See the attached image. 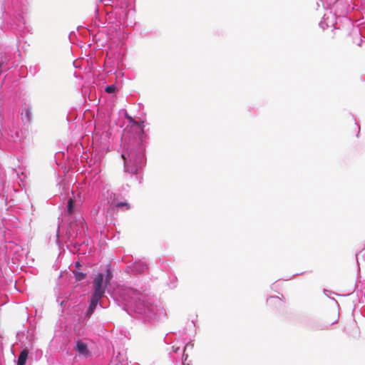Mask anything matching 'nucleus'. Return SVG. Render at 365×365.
Masks as SVG:
<instances>
[{
  "instance_id": "15",
  "label": "nucleus",
  "mask_w": 365,
  "mask_h": 365,
  "mask_svg": "<svg viewBox=\"0 0 365 365\" xmlns=\"http://www.w3.org/2000/svg\"><path fill=\"white\" fill-rule=\"evenodd\" d=\"M21 115H22L23 120H26V121L29 122L31 120V116H32L31 108L29 107L25 108L24 111L21 113Z\"/></svg>"
},
{
  "instance_id": "10",
  "label": "nucleus",
  "mask_w": 365,
  "mask_h": 365,
  "mask_svg": "<svg viewBox=\"0 0 365 365\" xmlns=\"http://www.w3.org/2000/svg\"><path fill=\"white\" fill-rule=\"evenodd\" d=\"M190 344H186L182 348L180 346L173 345L172 346V350L170 351L169 354L172 356L173 353L181 355V361L183 365H189V364L186 363L187 359V354H185V351L189 347Z\"/></svg>"
},
{
  "instance_id": "6",
  "label": "nucleus",
  "mask_w": 365,
  "mask_h": 365,
  "mask_svg": "<svg viewBox=\"0 0 365 365\" xmlns=\"http://www.w3.org/2000/svg\"><path fill=\"white\" fill-rule=\"evenodd\" d=\"M349 2V0H336L333 5L334 13L339 16L348 14L353 9V7H350Z\"/></svg>"
},
{
  "instance_id": "18",
  "label": "nucleus",
  "mask_w": 365,
  "mask_h": 365,
  "mask_svg": "<svg viewBox=\"0 0 365 365\" xmlns=\"http://www.w3.org/2000/svg\"><path fill=\"white\" fill-rule=\"evenodd\" d=\"M74 206H75V202H74L72 198H69L68 200L67 210H66L68 215H71L73 213Z\"/></svg>"
},
{
  "instance_id": "23",
  "label": "nucleus",
  "mask_w": 365,
  "mask_h": 365,
  "mask_svg": "<svg viewBox=\"0 0 365 365\" xmlns=\"http://www.w3.org/2000/svg\"><path fill=\"white\" fill-rule=\"evenodd\" d=\"M59 229V227L58 228V230ZM56 242L58 244L59 243V233H58V230L56 232Z\"/></svg>"
},
{
  "instance_id": "8",
  "label": "nucleus",
  "mask_w": 365,
  "mask_h": 365,
  "mask_svg": "<svg viewBox=\"0 0 365 365\" xmlns=\"http://www.w3.org/2000/svg\"><path fill=\"white\" fill-rule=\"evenodd\" d=\"M338 16L331 11L324 14L322 20L319 22V26L324 30L329 26H334L336 23V16Z\"/></svg>"
},
{
  "instance_id": "14",
  "label": "nucleus",
  "mask_w": 365,
  "mask_h": 365,
  "mask_svg": "<svg viewBox=\"0 0 365 365\" xmlns=\"http://www.w3.org/2000/svg\"><path fill=\"white\" fill-rule=\"evenodd\" d=\"M14 24L16 25V29L19 30H22L25 27V21L24 17L21 14H19L16 17V21H14Z\"/></svg>"
},
{
  "instance_id": "17",
  "label": "nucleus",
  "mask_w": 365,
  "mask_h": 365,
  "mask_svg": "<svg viewBox=\"0 0 365 365\" xmlns=\"http://www.w3.org/2000/svg\"><path fill=\"white\" fill-rule=\"evenodd\" d=\"M113 278V272L109 267L106 268L104 274V282L108 285L110 284V280Z\"/></svg>"
},
{
  "instance_id": "5",
  "label": "nucleus",
  "mask_w": 365,
  "mask_h": 365,
  "mask_svg": "<svg viewBox=\"0 0 365 365\" xmlns=\"http://www.w3.org/2000/svg\"><path fill=\"white\" fill-rule=\"evenodd\" d=\"M108 284L104 282V274L98 272L93 281V296L103 298Z\"/></svg>"
},
{
  "instance_id": "1",
  "label": "nucleus",
  "mask_w": 365,
  "mask_h": 365,
  "mask_svg": "<svg viewBox=\"0 0 365 365\" xmlns=\"http://www.w3.org/2000/svg\"><path fill=\"white\" fill-rule=\"evenodd\" d=\"M128 314H135L144 323L155 325L166 317L165 309L152 303L145 295L135 289L124 287L119 289L115 299Z\"/></svg>"
},
{
  "instance_id": "22",
  "label": "nucleus",
  "mask_w": 365,
  "mask_h": 365,
  "mask_svg": "<svg viewBox=\"0 0 365 365\" xmlns=\"http://www.w3.org/2000/svg\"><path fill=\"white\" fill-rule=\"evenodd\" d=\"M357 37L359 38V41L356 40L354 42L359 46H361L362 43V39L361 38V34L359 31H356Z\"/></svg>"
},
{
  "instance_id": "7",
  "label": "nucleus",
  "mask_w": 365,
  "mask_h": 365,
  "mask_svg": "<svg viewBox=\"0 0 365 365\" xmlns=\"http://www.w3.org/2000/svg\"><path fill=\"white\" fill-rule=\"evenodd\" d=\"M148 268V264L144 260L135 261L131 265L126 267V271L129 274H141L145 272Z\"/></svg>"
},
{
  "instance_id": "4",
  "label": "nucleus",
  "mask_w": 365,
  "mask_h": 365,
  "mask_svg": "<svg viewBox=\"0 0 365 365\" xmlns=\"http://www.w3.org/2000/svg\"><path fill=\"white\" fill-rule=\"evenodd\" d=\"M86 225L83 219H78L71 222L66 230L68 240L73 243L76 240H80L85 235Z\"/></svg>"
},
{
  "instance_id": "2",
  "label": "nucleus",
  "mask_w": 365,
  "mask_h": 365,
  "mask_svg": "<svg viewBox=\"0 0 365 365\" xmlns=\"http://www.w3.org/2000/svg\"><path fill=\"white\" fill-rule=\"evenodd\" d=\"M140 130L133 137H123L121 158L123 160L124 171L132 175H135L138 182H141L140 172L146 163L145 140L147 135L143 130V121L137 123Z\"/></svg>"
},
{
  "instance_id": "11",
  "label": "nucleus",
  "mask_w": 365,
  "mask_h": 365,
  "mask_svg": "<svg viewBox=\"0 0 365 365\" xmlns=\"http://www.w3.org/2000/svg\"><path fill=\"white\" fill-rule=\"evenodd\" d=\"M75 349L80 355L83 356H88L89 355L87 344L81 340L76 341Z\"/></svg>"
},
{
  "instance_id": "12",
  "label": "nucleus",
  "mask_w": 365,
  "mask_h": 365,
  "mask_svg": "<svg viewBox=\"0 0 365 365\" xmlns=\"http://www.w3.org/2000/svg\"><path fill=\"white\" fill-rule=\"evenodd\" d=\"M1 135L4 138H6L9 141L15 142L19 139L18 131H11V134H9L6 130H4Z\"/></svg>"
},
{
  "instance_id": "16",
  "label": "nucleus",
  "mask_w": 365,
  "mask_h": 365,
  "mask_svg": "<svg viewBox=\"0 0 365 365\" xmlns=\"http://www.w3.org/2000/svg\"><path fill=\"white\" fill-rule=\"evenodd\" d=\"M115 361V365H128L127 360L125 359V356L120 353H118V354L116 356Z\"/></svg>"
},
{
  "instance_id": "9",
  "label": "nucleus",
  "mask_w": 365,
  "mask_h": 365,
  "mask_svg": "<svg viewBox=\"0 0 365 365\" xmlns=\"http://www.w3.org/2000/svg\"><path fill=\"white\" fill-rule=\"evenodd\" d=\"M101 299L102 298L99 297H96L93 295L91 296L88 309L86 314V317H91L94 312L98 305H99L102 308L106 307V306L104 304L103 301H102Z\"/></svg>"
},
{
  "instance_id": "24",
  "label": "nucleus",
  "mask_w": 365,
  "mask_h": 365,
  "mask_svg": "<svg viewBox=\"0 0 365 365\" xmlns=\"http://www.w3.org/2000/svg\"><path fill=\"white\" fill-rule=\"evenodd\" d=\"M279 299V298L278 297H270L269 299H267V302H269L270 299Z\"/></svg>"
},
{
  "instance_id": "21",
  "label": "nucleus",
  "mask_w": 365,
  "mask_h": 365,
  "mask_svg": "<svg viewBox=\"0 0 365 365\" xmlns=\"http://www.w3.org/2000/svg\"><path fill=\"white\" fill-rule=\"evenodd\" d=\"M329 326V324H323L317 323V324H314V328L315 329L322 330V329H328Z\"/></svg>"
},
{
  "instance_id": "27",
  "label": "nucleus",
  "mask_w": 365,
  "mask_h": 365,
  "mask_svg": "<svg viewBox=\"0 0 365 365\" xmlns=\"http://www.w3.org/2000/svg\"><path fill=\"white\" fill-rule=\"evenodd\" d=\"M117 4H118V5H122V4H123V2H121V1H120V3H118V0H117Z\"/></svg>"
},
{
  "instance_id": "26",
  "label": "nucleus",
  "mask_w": 365,
  "mask_h": 365,
  "mask_svg": "<svg viewBox=\"0 0 365 365\" xmlns=\"http://www.w3.org/2000/svg\"><path fill=\"white\" fill-rule=\"evenodd\" d=\"M81 265H80V262L78 261L76 262V267H79Z\"/></svg>"
},
{
  "instance_id": "20",
  "label": "nucleus",
  "mask_w": 365,
  "mask_h": 365,
  "mask_svg": "<svg viewBox=\"0 0 365 365\" xmlns=\"http://www.w3.org/2000/svg\"><path fill=\"white\" fill-rule=\"evenodd\" d=\"M116 86L115 84L107 86L105 91L108 93H114L116 91Z\"/></svg>"
},
{
  "instance_id": "19",
  "label": "nucleus",
  "mask_w": 365,
  "mask_h": 365,
  "mask_svg": "<svg viewBox=\"0 0 365 365\" xmlns=\"http://www.w3.org/2000/svg\"><path fill=\"white\" fill-rule=\"evenodd\" d=\"M73 274L74 275V277H75L76 280L78 281V282H81V281L85 279V278L86 277V273H83L82 272H79V271H77V270H73Z\"/></svg>"
},
{
  "instance_id": "13",
  "label": "nucleus",
  "mask_w": 365,
  "mask_h": 365,
  "mask_svg": "<svg viewBox=\"0 0 365 365\" xmlns=\"http://www.w3.org/2000/svg\"><path fill=\"white\" fill-rule=\"evenodd\" d=\"M29 355V351L27 349H23L18 357L17 365H25Z\"/></svg>"
},
{
  "instance_id": "3",
  "label": "nucleus",
  "mask_w": 365,
  "mask_h": 365,
  "mask_svg": "<svg viewBox=\"0 0 365 365\" xmlns=\"http://www.w3.org/2000/svg\"><path fill=\"white\" fill-rule=\"evenodd\" d=\"M103 201H106L107 205H102L98 207V209L94 208L91 210L92 216L94 217L95 221L98 225H106L111 219H108V214L110 210H113L114 207H122L125 206L126 210L129 209L130 206L127 202H116L115 193L106 188V186L103 188Z\"/></svg>"
},
{
  "instance_id": "25",
  "label": "nucleus",
  "mask_w": 365,
  "mask_h": 365,
  "mask_svg": "<svg viewBox=\"0 0 365 365\" xmlns=\"http://www.w3.org/2000/svg\"><path fill=\"white\" fill-rule=\"evenodd\" d=\"M187 344H190V346H189V347L187 349H187H192L193 348V346H194V345H193V344H192V343H191V342H188Z\"/></svg>"
}]
</instances>
